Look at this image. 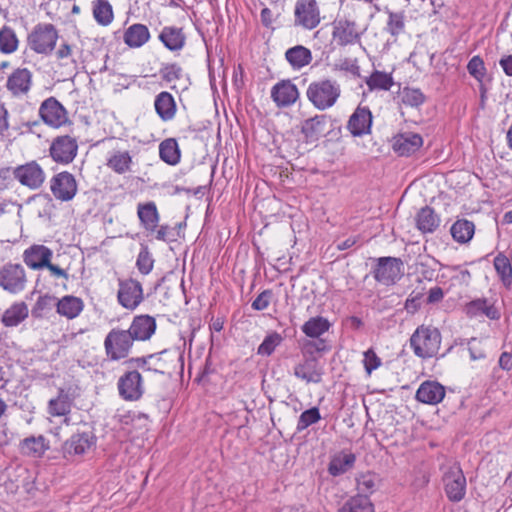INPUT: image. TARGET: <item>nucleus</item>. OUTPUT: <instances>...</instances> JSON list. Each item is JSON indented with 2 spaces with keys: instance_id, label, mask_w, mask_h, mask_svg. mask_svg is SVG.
I'll return each instance as SVG.
<instances>
[{
  "instance_id": "4",
  "label": "nucleus",
  "mask_w": 512,
  "mask_h": 512,
  "mask_svg": "<svg viewBox=\"0 0 512 512\" xmlns=\"http://www.w3.org/2000/svg\"><path fill=\"white\" fill-rule=\"evenodd\" d=\"M27 285V276L24 267L19 263H6L0 268V287L10 293L18 294Z\"/></svg>"
},
{
  "instance_id": "36",
  "label": "nucleus",
  "mask_w": 512,
  "mask_h": 512,
  "mask_svg": "<svg viewBox=\"0 0 512 512\" xmlns=\"http://www.w3.org/2000/svg\"><path fill=\"white\" fill-rule=\"evenodd\" d=\"M92 14L95 21L101 26L110 25L114 19L113 8L108 0H94Z\"/></svg>"
},
{
  "instance_id": "39",
  "label": "nucleus",
  "mask_w": 512,
  "mask_h": 512,
  "mask_svg": "<svg viewBox=\"0 0 512 512\" xmlns=\"http://www.w3.org/2000/svg\"><path fill=\"white\" fill-rule=\"evenodd\" d=\"M161 160L169 165H176L180 161V150L174 138H168L159 145Z\"/></svg>"
},
{
  "instance_id": "27",
  "label": "nucleus",
  "mask_w": 512,
  "mask_h": 512,
  "mask_svg": "<svg viewBox=\"0 0 512 512\" xmlns=\"http://www.w3.org/2000/svg\"><path fill=\"white\" fill-rule=\"evenodd\" d=\"M159 40L170 51H179L185 46L186 36L182 28L165 26L159 34Z\"/></svg>"
},
{
  "instance_id": "19",
  "label": "nucleus",
  "mask_w": 512,
  "mask_h": 512,
  "mask_svg": "<svg viewBox=\"0 0 512 512\" xmlns=\"http://www.w3.org/2000/svg\"><path fill=\"white\" fill-rule=\"evenodd\" d=\"M372 113L368 107L358 106L350 116L347 129L353 136H362L370 132Z\"/></svg>"
},
{
  "instance_id": "8",
  "label": "nucleus",
  "mask_w": 512,
  "mask_h": 512,
  "mask_svg": "<svg viewBox=\"0 0 512 512\" xmlns=\"http://www.w3.org/2000/svg\"><path fill=\"white\" fill-rule=\"evenodd\" d=\"M294 24L307 30L316 28L320 21V10L316 0H297L294 9Z\"/></svg>"
},
{
  "instance_id": "26",
  "label": "nucleus",
  "mask_w": 512,
  "mask_h": 512,
  "mask_svg": "<svg viewBox=\"0 0 512 512\" xmlns=\"http://www.w3.org/2000/svg\"><path fill=\"white\" fill-rule=\"evenodd\" d=\"M148 27L141 23L130 25L123 35V41L129 48H140L150 40Z\"/></svg>"
},
{
  "instance_id": "50",
  "label": "nucleus",
  "mask_w": 512,
  "mask_h": 512,
  "mask_svg": "<svg viewBox=\"0 0 512 512\" xmlns=\"http://www.w3.org/2000/svg\"><path fill=\"white\" fill-rule=\"evenodd\" d=\"M282 340V336L277 332L268 334L264 338L263 342L258 346L257 354L261 356H270L275 351L276 347L281 344Z\"/></svg>"
},
{
  "instance_id": "10",
  "label": "nucleus",
  "mask_w": 512,
  "mask_h": 512,
  "mask_svg": "<svg viewBox=\"0 0 512 512\" xmlns=\"http://www.w3.org/2000/svg\"><path fill=\"white\" fill-rule=\"evenodd\" d=\"M39 116L52 128H59L69 121L66 109L55 97H49L41 103Z\"/></svg>"
},
{
  "instance_id": "52",
  "label": "nucleus",
  "mask_w": 512,
  "mask_h": 512,
  "mask_svg": "<svg viewBox=\"0 0 512 512\" xmlns=\"http://www.w3.org/2000/svg\"><path fill=\"white\" fill-rule=\"evenodd\" d=\"M363 356V365L365 371L367 375L370 376L374 370L378 369L382 365V360L377 356L372 348L365 351Z\"/></svg>"
},
{
  "instance_id": "3",
  "label": "nucleus",
  "mask_w": 512,
  "mask_h": 512,
  "mask_svg": "<svg viewBox=\"0 0 512 512\" xmlns=\"http://www.w3.org/2000/svg\"><path fill=\"white\" fill-rule=\"evenodd\" d=\"M58 31L53 24H37L27 38L29 48L37 54L49 55L56 46Z\"/></svg>"
},
{
  "instance_id": "5",
  "label": "nucleus",
  "mask_w": 512,
  "mask_h": 512,
  "mask_svg": "<svg viewBox=\"0 0 512 512\" xmlns=\"http://www.w3.org/2000/svg\"><path fill=\"white\" fill-rule=\"evenodd\" d=\"M133 342L127 330L112 329L104 340L106 354L114 361L123 359L129 354Z\"/></svg>"
},
{
  "instance_id": "58",
  "label": "nucleus",
  "mask_w": 512,
  "mask_h": 512,
  "mask_svg": "<svg viewBox=\"0 0 512 512\" xmlns=\"http://www.w3.org/2000/svg\"><path fill=\"white\" fill-rule=\"evenodd\" d=\"M443 297L444 292L442 288L439 286H435L429 290L426 302L428 304H435L442 301Z\"/></svg>"
},
{
  "instance_id": "46",
  "label": "nucleus",
  "mask_w": 512,
  "mask_h": 512,
  "mask_svg": "<svg viewBox=\"0 0 512 512\" xmlns=\"http://www.w3.org/2000/svg\"><path fill=\"white\" fill-rule=\"evenodd\" d=\"M399 98L401 104L411 108L420 107L426 100L425 95L420 89L411 87H404L399 92Z\"/></svg>"
},
{
  "instance_id": "40",
  "label": "nucleus",
  "mask_w": 512,
  "mask_h": 512,
  "mask_svg": "<svg viewBox=\"0 0 512 512\" xmlns=\"http://www.w3.org/2000/svg\"><path fill=\"white\" fill-rule=\"evenodd\" d=\"M369 91L383 90L388 91L394 84L393 77L390 73L375 70L365 80Z\"/></svg>"
},
{
  "instance_id": "62",
  "label": "nucleus",
  "mask_w": 512,
  "mask_h": 512,
  "mask_svg": "<svg viewBox=\"0 0 512 512\" xmlns=\"http://www.w3.org/2000/svg\"><path fill=\"white\" fill-rule=\"evenodd\" d=\"M499 366L503 370L509 371L512 368V355L508 352H503L499 358Z\"/></svg>"
},
{
  "instance_id": "6",
  "label": "nucleus",
  "mask_w": 512,
  "mask_h": 512,
  "mask_svg": "<svg viewBox=\"0 0 512 512\" xmlns=\"http://www.w3.org/2000/svg\"><path fill=\"white\" fill-rule=\"evenodd\" d=\"M78 153V142L75 137L62 135L55 137L50 145L49 154L58 164H70Z\"/></svg>"
},
{
  "instance_id": "60",
  "label": "nucleus",
  "mask_w": 512,
  "mask_h": 512,
  "mask_svg": "<svg viewBox=\"0 0 512 512\" xmlns=\"http://www.w3.org/2000/svg\"><path fill=\"white\" fill-rule=\"evenodd\" d=\"M154 359L150 360L146 370L153 371L155 373H164L165 365L161 360L160 354H154Z\"/></svg>"
},
{
  "instance_id": "38",
  "label": "nucleus",
  "mask_w": 512,
  "mask_h": 512,
  "mask_svg": "<svg viewBox=\"0 0 512 512\" xmlns=\"http://www.w3.org/2000/svg\"><path fill=\"white\" fill-rule=\"evenodd\" d=\"M329 328L330 323L326 318L322 316H316L306 321L303 324L301 330L307 337L319 338L321 335L326 333Z\"/></svg>"
},
{
  "instance_id": "30",
  "label": "nucleus",
  "mask_w": 512,
  "mask_h": 512,
  "mask_svg": "<svg viewBox=\"0 0 512 512\" xmlns=\"http://www.w3.org/2000/svg\"><path fill=\"white\" fill-rule=\"evenodd\" d=\"M355 461V454L341 451L331 458L328 465V472L334 477L342 475L353 468Z\"/></svg>"
},
{
  "instance_id": "51",
  "label": "nucleus",
  "mask_w": 512,
  "mask_h": 512,
  "mask_svg": "<svg viewBox=\"0 0 512 512\" xmlns=\"http://www.w3.org/2000/svg\"><path fill=\"white\" fill-rule=\"evenodd\" d=\"M321 419L320 411L317 407H312L301 413L297 422V431L301 432Z\"/></svg>"
},
{
  "instance_id": "15",
  "label": "nucleus",
  "mask_w": 512,
  "mask_h": 512,
  "mask_svg": "<svg viewBox=\"0 0 512 512\" xmlns=\"http://www.w3.org/2000/svg\"><path fill=\"white\" fill-rule=\"evenodd\" d=\"M444 486L447 497L454 502L462 500L466 493V478L459 467H451L445 473Z\"/></svg>"
},
{
  "instance_id": "20",
  "label": "nucleus",
  "mask_w": 512,
  "mask_h": 512,
  "mask_svg": "<svg viewBox=\"0 0 512 512\" xmlns=\"http://www.w3.org/2000/svg\"><path fill=\"white\" fill-rule=\"evenodd\" d=\"M155 330L156 321L153 317L149 315H139L134 317L127 331L134 341H145L151 338Z\"/></svg>"
},
{
  "instance_id": "33",
  "label": "nucleus",
  "mask_w": 512,
  "mask_h": 512,
  "mask_svg": "<svg viewBox=\"0 0 512 512\" xmlns=\"http://www.w3.org/2000/svg\"><path fill=\"white\" fill-rule=\"evenodd\" d=\"M28 306L24 302L11 305L2 315L1 322L6 327L19 325L28 317Z\"/></svg>"
},
{
  "instance_id": "43",
  "label": "nucleus",
  "mask_w": 512,
  "mask_h": 512,
  "mask_svg": "<svg viewBox=\"0 0 512 512\" xmlns=\"http://www.w3.org/2000/svg\"><path fill=\"white\" fill-rule=\"evenodd\" d=\"M356 483L359 495L368 497L378 489L380 478L373 472H366L357 476Z\"/></svg>"
},
{
  "instance_id": "48",
  "label": "nucleus",
  "mask_w": 512,
  "mask_h": 512,
  "mask_svg": "<svg viewBox=\"0 0 512 512\" xmlns=\"http://www.w3.org/2000/svg\"><path fill=\"white\" fill-rule=\"evenodd\" d=\"M132 162L129 152H116L107 161L108 167L116 173L123 174L130 169Z\"/></svg>"
},
{
  "instance_id": "21",
  "label": "nucleus",
  "mask_w": 512,
  "mask_h": 512,
  "mask_svg": "<svg viewBox=\"0 0 512 512\" xmlns=\"http://www.w3.org/2000/svg\"><path fill=\"white\" fill-rule=\"evenodd\" d=\"M93 444L94 438L90 433H77L63 444L62 451L66 458L83 455Z\"/></svg>"
},
{
  "instance_id": "7",
  "label": "nucleus",
  "mask_w": 512,
  "mask_h": 512,
  "mask_svg": "<svg viewBox=\"0 0 512 512\" xmlns=\"http://www.w3.org/2000/svg\"><path fill=\"white\" fill-rule=\"evenodd\" d=\"M13 176L22 186L31 190L39 189L46 179L43 168L34 160L15 167Z\"/></svg>"
},
{
  "instance_id": "56",
  "label": "nucleus",
  "mask_w": 512,
  "mask_h": 512,
  "mask_svg": "<svg viewBox=\"0 0 512 512\" xmlns=\"http://www.w3.org/2000/svg\"><path fill=\"white\" fill-rule=\"evenodd\" d=\"M271 298H272V291L264 290L254 299L251 306L254 310H257V311L265 310L269 306Z\"/></svg>"
},
{
  "instance_id": "9",
  "label": "nucleus",
  "mask_w": 512,
  "mask_h": 512,
  "mask_svg": "<svg viewBox=\"0 0 512 512\" xmlns=\"http://www.w3.org/2000/svg\"><path fill=\"white\" fill-rule=\"evenodd\" d=\"M402 261L394 257H380L373 270L376 281L383 285H393L402 275Z\"/></svg>"
},
{
  "instance_id": "35",
  "label": "nucleus",
  "mask_w": 512,
  "mask_h": 512,
  "mask_svg": "<svg viewBox=\"0 0 512 512\" xmlns=\"http://www.w3.org/2000/svg\"><path fill=\"white\" fill-rule=\"evenodd\" d=\"M440 223L439 217L435 214L434 210L425 206L420 209L416 216L417 228L423 233L433 232Z\"/></svg>"
},
{
  "instance_id": "13",
  "label": "nucleus",
  "mask_w": 512,
  "mask_h": 512,
  "mask_svg": "<svg viewBox=\"0 0 512 512\" xmlns=\"http://www.w3.org/2000/svg\"><path fill=\"white\" fill-rule=\"evenodd\" d=\"M118 302L126 309L134 310L143 301V289L139 281L126 279L119 281Z\"/></svg>"
},
{
  "instance_id": "54",
  "label": "nucleus",
  "mask_w": 512,
  "mask_h": 512,
  "mask_svg": "<svg viewBox=\"0 0 512 512\" xmlns=\"http://www.w3.org/2000/svg\"><path fill=\"white\" fill-rule=\"evenodd\" d=\"M468 72L477 80H481L485 75L484 62L479 56H474L467 65Z\"/></svg>"
},
{
  "instance_id": "41",
  "label": "nucleus",
  "mask_w": 512,
  "mask_h": 512,
  "mask_svg": "<svg viewBox=\"0 0 512 512\" xmlns=\"http://www.w3.org/2000/svg\"><path fill=\"white\" fill-rule=\"evenodd\" d=\"M475 226L473 222L461 219L457 220L450 229L453 239L459 243L469 242L474 235Z\"/></svg>"
},
{
  "instance_id": "47",
  "label": "nucleus",
  "mask_w": 512,
  "mask_h": 512,
  "mask_svg": "<svg viewBox=\"0 0 512 512\" xmlns=\"http://www.w3.org/2000/svg\"><path fill=\"white\" fill-rule=\"evenodd\" d=\"M18 48V39L10 27L4 26L0 30V51L4 54H11Z\"/></svg>"
},
{
  "instance_id": "55",
  "label": "nucleus",
  "mask_w": 512,
  "mask_h": 512,
  "mask_svg": "<svg viewBox=\"0 0 512 512\" xmlns=\"http://www.w3.org/2000/svg\"><path fill=\"white\" fill-rule=\"evenodd\" d=\"M136 265L138 270L144 275L148 274L152 270L153 260L147 251L139 253Z\"/></svg>"
},
{
  "instance_id": "59",
  "label": "nucleus",
  "mask_w": 512,
  "mask_h": 512,
  "mask_svg": "<svg viewBox=\"0 0 512 512\" xmlns=\"http://www.w3.org/2000/svg\"><path fill=\"white\" fill-rule=\"evenodd\" d=\"M13 171L10 168H0V190L7 189L11 182Z\"/></svg>"
},
{
  "instance_id": "61",
  "label": "nucleus",
  "mask_w": 512,
  "mask_h": 512,
  "mask_svg": "<svg viewBox=\"0 0 512 512\" xmlns=\"http://www.w3.org/2000/svg\"><path fill=\"white\" fill-rule=\"evenodd\" d=\"M44 268H47L50 271L51 275L56 278H63L65 280H68L69 278L68 273L64 269L52 264L51 261H49L48 265H46Z\"/></svg>"
},
{
  "instance_id": "34",
  "label": "nucleus",
  "mask_w": 512,
  "mask_h": 512,
  "mask_svg": "<svg viewBox=\"0 0 512 512\" xmlns=\"http://www.w3.org/2000/svg\"><path fill=\"white\" fill-rule=\"evenodd\" d=\"M285 58L294 69H301L310 64L312 53L308 48L296 45L286 51Z\"/></svg>"
},
{
  "instance_id": "23",
  "label": "nucleus",
  "mask_w": 512,
  "mask_h": 512,
  "mask_svg": "<svg viewBox=\"0 0 512 512\" xmlns=\"http://www.w3.org/2000/svg\"><path fill=\"white\" fill-rule=\"evenodd\" d=\"M333 38L340 46H346L358 41L359 34L356 30V24L347 19H341L334 23Z\"/></svg>"
},
{
  "instance_id": "18",
  "label": "nucleus",
  "mask_w": 512,
  "mask_h": 512,
  "mask_svg": "<svg viewBox=\"0 0 512 512\" xmlns=\"http://www.w3.org/2000/svg\"><path fill=\"white\" fill-rule=\"evenodd\" d=\"M423 145V138L418 133L404 132L393 138V150L400 156H410Z\"/></svg>"
},
{
  "instance_id": "44",
  "label": "nucleus",
  "mask_w": 512,
  "mask_h": 512,
  "mask_svg": "<svg viewBox=\"0 0 512 512\" xmlns=\"http://www.w3.org/2000/svg\"><path fill=\"white\" fill-rule=\"evenodd\" d=\"M510 258L503 254H498L493 261L494 268L505 287L509 288L512 284V264Z\"/></svg>"
},
{
  "instance_id": "12",
  "label": "nucleus",
  "mask_w": 512,
  "mask_h": 512,
  "mask_svg": "<svg viewBox=\"0 0 512 512\" xmlns=\"http://www.w3.org/2000/svg\"><path fill=\"white\" fill-rule=\"evenodd\" d=\"M117 386L119 395L126 401H137L144 393L142 376L136 370L122 375L118 380Z\"/></svg>"
},
{
  "instance_id": "14",
  "label": "nucleus",
  "mask_w": 512,
  "mask_h": 512,
  "mask_svg": "<svg viewBox=\"0 0 512 512\" xmlns=\"http://www.w3.org/2000/svg\"><path fill=\"white\" fill-rule=\"evenodd\" d=\"M293 374L296 378L309 383L322 382L324 367L314 356L306 357L294 366Z\"/></svg>"
},
{
  "instance_id": "24",
  "label": "nucleus",
  "mask_w": 512,
  "mask_h": 512,
  "mask_svg": "<svg viewBox=\"0 0 512 512\" xmlns=\"http://www.w3.org/2000/svg\"><path fill=\"white\" fill-rule=\"evenodd\" d=\"M444 397L445 388L436 381L423 382L416 392V399L425 404H438Z\"/></svg>"
},
{
  "instance_id": "1",
  "label": "nucleus",
  "mask_w": 512,
  "mask_h": 512,
  "mask_svg": "<svg viewBox=\"0 0 512 512\" xmlns=\"http://www.w3.org/2000/svg\"><path fill=\"white\" fill-rule=\"evenodd\" d=\"M306 96L316 109L324 111L337 103L341 96V85L328 78L312 81L307 87Z\"/></svg>"
},
{
  "instance_id": "31",
  "label": "nucleus",
  "mask_w": 512,
  "mask_h": 512,
  "mask_svg": "<svg viewBox=\"0 0 512 512\" xmlns=\"http://www.w3.org/2000/svg\"><path fill=\"white\" fill-rule=\"evenodd\" d=\"M326 117L324 115H317L315 117L306 119L302 123L301 132L303 133L307 142L317 141L325 130Z\"/></svg>"
},
{
  "instance_id": "11",
  "label": "nucleus",
  "mask_w": 512,
  "mask_h": 512,
  "mask_svg": "<svg viewBox=\"0 0 512 512\" xmlns=\"http://www.w3.org/2000/svg\"><path fill=\"white\" fill-rule=\"evenodd\" d=\"M50 190L57 200L67 202L75 197L78 186L75 177L71 173L63 171L51 178Z\"/></svg>"
},
{
  "instance_id": "49",
  "label": "nucleus",
  "mask_w": 512,
  "mask_h": 512,
  "mask_svg": "<svg viewBox=\"0 0 512 512\" xmlns=\"http://www.w3.org/2000/svg\"><path fill=\"white\" fill-rule=\"evenodd\" d=\"M405 16L402 12H388L386 31L396 37L404 32Z\"/></svg>"
},
{
  "instance_id": "57",
  "label": "nucleus",
  "mask_w": 512,
  "mask_h": 512,
  "mask_svg": "<svg viewBox=\"0 0 512 512\" xmlns=\"http://www.w3.org/2000/svg\"><path fill=\"white\" fill-rule=\"evenodd\" d=\"M74 46L67 43L62 42L59 48L56 50V57L59 60L68 59L73 56Z\"/></svg>"
},
{
  "instance_id": "29",
  "label": "nucleus",
  "mask_w": 512,
  "mask_h": 512,
  "mask_svg": "<svg viewBox=\"0 0 512 512\" xmlns=\"http://www.w3.org/2000/svg\"><path fill=\"white\" fill-rule=\"evenodd\" d=\"M137 215L141 225L150 232L155 231L159 223V213L154 202L139 203L137 206Z\"/></svg>"
},
{
  "instance_id": "22",
  "label": "nucleus",
  "mask_w": 512,
  "mask_h": 512,
  "mask_svg": "<svg viewBox=\"0 0 512 512\" xmlns=\"http://www.w3.org/2000/svg\"><path fill=\"white\" fill-rule=\"evenodd\" d=\"M31 83V71L27 68H18L8 77L6 86L14 96H22L28 93Z\"/></svg>"
},
{
  "instance_id": "16",
  "label": "nucleus",
  "mask_w": 512,
  "mask_h": 512,
  "mask_svg": "<svg viewBox=\"0 0 512 512\" xmlns=\"http://www.w3.org/2000/svg\"><path fill=\"white\" fill-rule=\"evenodd\" d=\"M271 98L277 107H289L298 100L299 90L290 80H281L272 87Z\"/></svg>"
},
{
  "instance_id": "42",
  "label": "nucleus",
  "mask_w": 512,
  "mask_h": 512,
  "mask_svg": "<svg viewBox=\"0 0 512 512\" xmlns=\"http://www.w3.org/2000/svg\"><path fill=\"white\" fill-rule=\"evenodd\" d=\"M72 401L67 393L61 390L56 398L48 403V412L52 416H65L70 413Z\"/></svg>"
},
{
  "instance_id": "25",
  "label": "nucleus",
  "mask_w": 512,
  "mask_h": 512,
  "mask_svg": "<svg viewBox=\"0 0 512 512\" xmlns=\"http://www.w3.org/2000/svg\"><path fill=\"white\" fill-rule=\"evenodd\" d=\"M84 302L81 298L73 295H65L56 302V312L68 320L77 318L84 309Z\"/></svg>"
},
{
  "instance_id": "28",
  "label": "nucleus",
  "mask_w": 512,
  "mask_h": 512,
  "mask_svg": "<svg viewBox=\"0 0 512 512\" xmlns=\"http://www.w3.org/2000/svg\"><path fill=\"white\" fill-rule=\"evenodd\" d=\"M157 115L162 121H170L176 114V102L174 97L167 91L160 92L154 101Z\"/></svg>"
},
{
  "instance_id": "32",
  "label": "nucleus",
  "mask_w": 512,
  "mask_h": 512,
  "mask_svg": "<svg viewBox=\"0 0 512 512\" xmlns=\"http://www.w3.org/2000/svg\"><path fill=\"white\" fill-rule=\"evenodd\" d=\"M20 448L23 454L40 458L49 449V443L42 435L30 436L21 441Z\"/></svg>"
},
{
  "instance_id": "2",
  "label": "nucleus",
  "mask_w": 512,
  "mask_h": 512,
  "mask_svg": "<svg viewBox=\"0 0 512 512\" xmlns=\"http://www.w3.org/2000/svg\"><path fill=\"white\" fill-rule=\"evenodd\" d=\"M441 333L431 325H420L409 339L413 353L421 359L435 357L441 347Z\"/></svg>"
},
{
  "instance_id": "17",
  "label": "nucleus",
  "mask_w": 512,
  "mask_h": 512,
  "mask_svg": "<svg viewBox=\"0 0 512 512\" xmlns=\"http://www.w3.org/2000/svg\"><path fill=\"white\" fill-rule=\"evenodd\" d=\"M53 257V251L45 245L34 244L23 252L24 263L33 270H41Z\"/></svg>"
},
{
  "instance_id": "53",
  "label": "nucleus",
  "mask_w": 512,
  "mask_h": 512,
  "mask_svg": "<svg viewBox=\"0 0 512 512\" xmlns=\"http://www.w3.org/2000/svg\"><path fill=\"white\" fill-rule=\"evenodd\" d=\"M163 80L173 82L179 80L183 76V70L178 64H166L160 70Z\"/></svg>"
},
{
  "instance_id": "45",
  "label": "nucleus",
  "mask_w": 512,
  "mask_h": 512,
  "mask_svg": "<svg viewBox=\"0 0 512 512\" xmlns=\"http://www.w3.org/2000/svg\"><path fill=\"white\" fill-rule=\"evenodd\" d=\"M338 512H374V507L368 497L357 495L346 501Z\"/></svg>"
},
{
  "instance_id": "37",
  "label": "nucleus",
  "mask_w": 512,
  "mask_h": 512,
  "mask_svg": "<svg viewBox=\"0 0 512 512\" xmlns=\"http://www.w3.org/2000/svg\"><path fill=\"white\" fill-rule=\"evenodd\" d=\"M467 313L470 315L483 314L489 319L497 320L500 318L499 310L486 299H477L467 305Z\"/></svg>"
},
{
  "instance_id": "63",
  "label": "nucleus",
  "mask_w": 512,
  "mask_h": 512,
  "mask_svg": "<svg viewBox=\"0 0 512 512\" xmlns=\"http://www.w3.org/2000/svg\"><path fill=\"white\" fill-rule=\"evenodd\" d=\"M261 22L265 27H270L273 23V13L272 11L265 7L261 10L260 13Z\"/></svg>"
},
{
  "instance_id": "64",
  "label": "nucleus",
  "mask_w": 512,
  "mask_h": 512,
  "mask_svg": "<svg viewBox=\"0 0 512 512\" xmlns=\"http://www.w3.org/2000/svg\"><path fill=\"white\" fill-rule=\"evenodd\" d=\"M499 63L500 66L503 68L505 74L508 76H512V55L503 57Z\"/></svg>"
}]
</instances>
